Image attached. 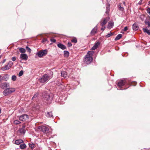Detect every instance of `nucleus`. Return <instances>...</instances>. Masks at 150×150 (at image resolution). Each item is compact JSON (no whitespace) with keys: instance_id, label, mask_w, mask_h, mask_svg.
<instances>
[{"instance_id":"9d476101","label":"nucleus","mask_w":150,"mask_h":150,"mask_svg":"<svg viewBox=\"0 0 150 150\" xmlns=\"http://www.w3.org/2000/svg\"><path fill=\"white\" fill-rule=\"evenodd\" d=\"M9 87V84L7 82L3 83L0 84V87L3 89Z\"/></svg>"},{"instance_id":"2f4dec72","label":"nucleus","mask_w":150,"mask_h":150,"mask_svg":"<svg viewBox=\"0 0 150 150\" xmlns=\"http://www.w3.org/2000/svg\"><path fill=\"white\" fill-rule=\"evenodd\" d=\"M8 75H7L4 76L2 79H4L5 81H7L8 79Z\"/></svg>"},{"instance_id":"6e6552de","label":"nucleus","mask_w":150,"mask_h":150,"mask_svg":"<svg viewBox=\"0 0 150 150\" xmlns=\"http://www.w3.org/2000/svg\"><path fill=\"white\" fill-rule=\"evenodd\" d=\"M19 120L21 121L27 120L29 118V116L26 114H23L20 116H18Z\"/></svg>"},{"instance_id":"20e7f679","label":"nucleus","mask_w":150,"mask_h":150,"mask_svg":"<svg viewBox=\"0 0 150 150\" xmlns=\"http://www.w3.org/2000/svg\"><path fill=\"white\" fill-rule=\"evenodd\" d=\"M48 51L47 49L42 50L38 52L36 54L39 57H42L43 56H45L47 54Z\"/></svg>"},{"instance_id":"e433bc0d","label":"nucleus","mask_w":150,"mask_h":150,"mask_svg":"<svg viewBox=\"0 0 150 150\" xmlns=\"http://www.w3.org/2000/svg\"><path fill=\"white\" fill-rule=\"evenodd\" d=\"M26 49L29 52H30L31 51V50L28 47L26 46L25 47Z\"/></svg>"},{"instance_id":"9b49d317","label":"nucleus","mask_w":150,"mask_h":150,"mask_svg":"<svg viewBox=\"0 0 150 150\" xmlns=\"http://www.w3.org/2000/svg\"><path fill=\"white\" fill-rule=\"evenodd\" d=\"M110 18L109 17H106L104 18L102 22L100 23V25L102 27H104V25L107 23L109 20Z\"/></svg>"},{"instance_id":"423d86ee","label":"nucleus","mask_w":150,"mask_h":150,"mask_svg":"<svg viewBox=\"0 0 150 150\" xmlns=\"http://www.w3.org/2000/svg\"><path fill=\"white\" fill-rule=\"evenodd\" d=\"M13 63L11 61H10L7 64L1 68V69L2 71H5L9 69L13 65Z\"/></svg>"},{"instance_id":"dca6fc26","label":"nucleus","mask_w":150,"mask_h":150,"mask_svg":"<svg viewBox=\"0 0 150 150\" xmlns=\"http://www.w3.org/2000/svg\"><path fill=\"white\" fill-rule=\"evenodd\" d=\"M100 44V43L99 42H97L96 43L95 45L93 46L92 47L91 49L92 50H95L96 49L98 46Z\"/></svg>"},{"instance_id":"473e14b6","label":"nucleus","mask_w":150,"mask_h":150,"mask_svg":"<svg viewBox=\"0 0 150 150\" xmlns=\"http://www.w3.org/2000/svg\"><path fill=\"white\" fill-rule=\"evenodd\" d=\"M16 79V77L15 75H13L12 76L11 79L13 81H15Z\"/></svg>"},{"instance_id":"7c9ffc66","label":"nucleus","mask_w":150,"mask_h":150,"mask_svg":"<svg viewBox=\"0 0 150 150\" xmlns=\"http://www.w3.org/2000/svg\"><path fill=\"white\" fill-rule=\"evenodd\" d=\"M144 22L146 25H148V27H150V22L145 21Z\"/></svg>"},{"instance_id":"cd10ccee","label":"nucleus","mask_w":150,"mask_h":150,"mask_svg":"<svg viewBox=\"0 0 150 150\" xmlns=\"http://www.w3.org/2000/svg\"><path fill=\"white\" fill-rule=\"evenodd\" d=\"M64 52L65 57H68L69 56V53L68 52L66 51H64Z\"/></svg>"},{"instance_id":"39448f33","label":"nucleus","mask_w":150,"mask_h":150,"mask_svg":"<svg viewBox=\"0 0 150 150\" xmlns=\"http://www.w3.org/2000/svg\"><path fill=\"white\" fill-rule=\"evenodd\" d=\"M38 129L44 133L46 134L49 132V129L48 128L44 126H39Z\"/></svg>"},{"instance_id":"c756f323","label":"nucleus","mask_w":150,"mask_h":150,"mask_svg":"<svg viewBox=\"0 0 150 150\" xmlns=\"http://www.w3.org/2000/svg\"><path fill=\"white\" fill-rule=\"evenodd\" d=\"M71 42H74L75 43H76L77 42V40L76 38H73L71 40Z\"/></svg>"},{"instance_id":"c03bdc74","label":"nucleus","mask_w":150,"mask_h":150,"mask_svg":"<svg viewBox=\"0 0 150 150\" xmlns=\"http://www.w3.org/2000/svg\"><path fill=\"white\" fill-rule=\"evenodd\" d=\"M147 12L149 14H150V8H148L147 9Z\"/></svg>"},{"instance_id":"5701e85b","label":"nucleus","mask_w":150,"mask_h":150,"mask_svg":"<svg viewBox=\"0 0 150 150\" xmlns=\"http://www.w3.org/2000/svg\"><path fill=\"white\" fill-rule=\"evenodd\" d=\"M18 49H19V51L21 53H24L26 52L25 49L24 48L21 47L18 48Z\"/></svg>"},{"instance_id":"4468645a","label":"nucleus","mask_w":150,"mask_h":150,"mask_svg":"<svg viewBox=\"0 0 150 150\" xmlns=\"http://www.w3.org/2000/svg\"><path fill=\"white\" fill-rule=\"evenodd\" d=\"M57 46L59 48L63 50L66 49V47L64 45L61 43H59L58 44Z\"/></svg>"},{"instance_id":"f257e3e1","label":"nucleus","mask_w":150,"mask_h":150,"mask_svg":"<svg viewBox=\"0 0 150 150\" xmlns=\"http://www.w3.org/2000/svg\"><path fill=\"white\" fill-rule=\"evenodd\" d=\"M94 53V52L93 51H88L84 57V62L87 64L91 63L93 60L92 56Z\"/></svg>"},{"instance_id":"0eeeda50","label":"nucleus","mask_w":150,"mask_h":150,"mask_svg":"<svg viewBox=\"0 0 150 150\" xmlns=\"http://www.w3.org/2000/svg\"><path fill=\"white\" fill-rule=\"evenodd\" d=\"M43 96L45 100H48L49 101V103L52 100L53 98V97L52 95H50L47 93H45L43 94Z\"/></svg>"},{"instance_id":"6ab92c4d","label":"nucleus","mask_w":150,"mask_h":150,"mask_svg":"<svg viewBox=\"0 0 150 150\" xmlns=\"http://www.w3.org/2000/svg\"><path fill=\"white\" fill-rule=\"evenodd\" d=\"M113 22L110 21L108 23V28L109 29H111L113 27Z\"/></svg>"},{"instance_id":"a878e982","label":"nucleus","mask_w":150,"mask_h":150,"mask_svg":"<svg viewBox=\"0 0 150 150\" xmlns=\"http://www.w3.org/2000/svg\"><path fill=\"white\" fill-rule=\"evenodd\" d=\"M122 36V35L121 34H119L115 38V40H119L120 38H121Z\"/></svg>"},{"instance_id":"393cba45","label":"nucleus","mask_w":150,"mask_h":150,"mask_svg":"<svg viewBox=\"0 0 150 150\" xmlns=\"http://www.w3.org/2000/svg\"><path fill=\"white\" fill-rule=\"evenodd\" d=\"M143 30L144 32L147 33L149 35H150V30H149L147 28H144Z\"/></svg>"},{"instance_id":"7ed1b4c3","label":"nucleus","mask_w":150,"mask_h":150,"mask_svg":"<svg viewBox=\"0 0 150 150\" xmlns=\"http://www.w3.org/2000/svg\"><path fill=\"white\" fill-rule=\"evenodd\" d=\"M15 91V89L13 88H8L5 89L3 91V94L6 96L7 95L14 92Z\"/></svg>"},{"instance_id":"1a4fd4ad","label":"nucleus","mask_w":150,"mask_h":150,"mask_svg":"<svg viewBox=\"0 0 150 150\" xmlns=\"http://www.w3.org/2000/svg\"><path fill=\"white\" fill-rule=\"evenodd\" d=\"M127 84V80H122L119 81L117 84V86L120 88H121L122 86L125 85V84Z\"/></svg>"},{"instance_id":"58836bf2","label":"nucleus","mask_w":150,"mask_h":150,"mask_svg":"<svg viewBox=\"0 0 150 150\" xmlns=\"http://www.w3.org/2000/svg\"><path fill=\"white\" fill-rule=\"evenodd\" d=\"M47 41V39L46 38H44L42 41V42L43 43Z\"/></svg>"},{"instance_id":"49530a36","label":"nucleus","mask_w":150,"mask_h":150,"mask_svg":"<svg viewBox=\"0 0 150 150\" xmlns=\"http://www.w3.org/2000/svg\"><path fill=\"white\" fill-rule=\"evenodd\" d=\"M143 1L142 0H140V1L138 3V4L139 5H141L142 4V2Z\"/></svg>"},{"instance_id":"4c0bfd02","label":"nucleus","mask_w":150,"mask_h":150,"mask_svg":"<svg viewBox=\"0 0 150 150\" xmlns=\"http://www.w3.org/2000/svg\"><path fill=\"white\" fill-rule=\"evenodd\" d=\"M50 41L53 42H55L56 41V40L55 39L53 38H52L50 39Z\"/></svg>"},{"instance_id":"09e8293b","label":"nucleus","mask_w":150,"mask_h":150,"mask_svg":"<svg viewBox=\"0 0 150 150\" xmlns=\"http://www.w3.org/2000/svg\"><path fill=\"white\" fill-rule=\"evenodd\" d=\"M6 61V59H4L3 60V61L2 62V63H4Z\"/></svg>"},{"instance_id":"72a5a7b5","label":"nucleus","mask_w":150,"mask_h":150,"mask_svg":"<svg viewBox=\"0 0 150 150\" xmlns=\"http://www.w3.org/2000/svg\"><path fill=\"white\" fill-rule=\"evenodd\" d=\"M23 74V71L22 70H21L19 72L18 74V76H22Z\"/></svg>"},{"instance_id":"bb28decb","label":"nucleus","mask_w":150,"mask_h":150,"mask_svg":"<svg viewBox=\"0 0 150 150\" xmlns=\"http://www.w3.org/2000/svg\"><path fill=\"white\" fill-rule=\"evenodd\" d=\"M61 76L66 78L67 76V72L65 71H62L61 72Z\"/></svg>"},{"instance_id":"c85d7f7f","label":"nucleus","mask_w":150,"mask_h":150,"mask_svg":"<svg viewBox=\"0 0 150 150\" xmlns=\"http://www.w3.org/2000/svg\"><path fill=\"white\" fill-rule=\"evenodd\" d=\"M13 123L15 125H18L21 123V122L18 120H16L14 121Z\"/></svg>"},{"instance_id":"ddd939ff","label":"nucleus","mask_w":150,"mask_h":150,"mask_svg":"<svg viewBox=\"0 0 150 150\" xmlns=\"http://www.w3.org/2000/svg\"><path fill=\"white\" fill-rule=\"evenodd\" d=\"M25 125H23L22 127L19 129L20 132L21 133L25 134Z\"/></svg>"},{"instance_id":"f03ea898","label":"nucleus","mask_w":150,"mask_h":150,"mask_svg":"<svg viewBox=\"0 0 150 150\" xmlns=\"http://www.w3.org/2000/svg\"><path fill=\"white\" fill-rule=\"evenodd\" d=\"M53 74L52 72H51L50 75L48 74H44L41 78L39 79V80L40 82L42 83L47 82L52 78Z\"/></svg>"},{"instance_id":"f3484780","label":"nucleus","mask_w":150,"mask_h":150,"mask_svg":"<svg viewBox=\"0 0 150 150\" xmlns=\"http://www.w3.org/2000/svg\"><path fill=\"white\" fill-rule=\"evenodd\" d=\"M23 142V141L21 139H17L15 141V144L17 145H19L21 143Z\"/></svg>"},{"instance_id":"3c124183","label":"nucleus","mask_w":150,"mask_h":150,"mask_svg":"<svg viewBox=\"0 0 150 150\" xmlns=\"http://www.w3.org/2000/svg\"><path fill=\"white\" fill-rule=\"evenodd\" d=\"M1 113V109L0 108V114Z\"/></svg>"},{"instance_id":"a18cd8bd","label":"nucleus","mask_w":150,"mask_h":150,"mask_svg":"<svg viewBox=\"0 0 150 150\" xmlns=\"http://www.w3.org/2000/svg\"><path fill=\"white\" fill-rule=\"evenodd\" d=\"M128 29V28L127 26L125 27L124 29V31H127Z\"/></svg>"},{"instance_id":"8fccbe9b","label":"nucleus","mask_w":150,"mask_h":150,"mask_svg":"<svg viewBox=\"0 0 150 150\" xmlns=\"http://www.w3.org/2000/svg\"><path fill=\"white\" fill-rule=\"evenodd\" d=\"M1 75H0V81H1Z\"/></svg>"},{"instance_id":"37998d69","label":"nucleus","mask_w":150,"mask_h":150,"mask_svg":"<svg viewBox=\"0 0 150 150\" xmlns=\"http://www.w3.org/2000/svg\"><path fill=\"white\" fill-rule=\"evenodd\" d=\"M137 84V82L135 81L133 82L132 83V85L133 86H135Z\"/></svg>"},{"instance_id":"f8f14e48","label":"nucleus","mask_w":150,"mask_h":150,"mask_svg":"<svg viewBox=\"0 0 150 150\" xmlns=\"http://www.w3.org/2000/svg\"><path fill=\"white\" fill-rule=\"evenodd\" d=\"M20 58L22 60H26L28 58V56L26 54H21L20 56Z\"/></svg>"},{"instance_id":"aec40b11","label":"nucleus","mask_w":150,"mask_h":150,"mask_svg":"<svg viewBox=\"0 0 150 150\" xmlns=\"http://www.w3.org/2000/svg\"><path fill=\"white\" fill-rule=\"evenodd\" d=\"M133 29L134 30H137L139 29V27L137 25L136 23H134L133 25Z\"/></svg>"},{"instance_id":"603ef678","label":"nucleus","mask_w":150,"mask_h":150,"mask_svg":"<svg viewBox=\"0 0 150 150\" xmlns=\"http://www.w3.org/2000/svg\"><path fill=\"white\" fill-rule=\"evenodd\" d=\"M121 89H121V88H120V90H121Z\"/></svg>"},{"instance_id":"79ce46f5","label":"nucleus","mask_w":150,"mask_h":150,"mask_svg":"<svg viewBox=\"0 0 150 150\" xmlns=\"http://www.w3.org/2000/svg\"><path fill=\"white\" fill-rule=\"evenodd\" d=\"M12 60L13 61H14L16 60V58L15 57H13L12 58Z\"/></svg>"},{"instance_id":"de8ad7c7","label":"nucleus","mask_w":150,"mask_h":150,"mask_svg":"<svg viewBox=\"0 0 150 150\" xmlns=\"http://www.w3.org/2000/svg\"><path fill=\"white\" fill-rule=\"evenodd\" d=\"M102 27L101 28V30H105V26L104 27Z\"/></svg>"},{"instance_id":"4be33fe9","label":"nucleus","mask_w":150,"mask_h":150,"mask_svg":"<svg viewBox=\"0 0 150 150\" xmlns=\"http://www.w3.org/2000/svg\"><path fill=\"white\" fill-rule=\"evenodd\" d=\"M29 147L31 148V149H33L35 147V145L33 143H29Z\"/></svg>"},{"instance_id":"412c9836","label":"nucleus","mask_w":150,"mask_h":150,"mask_svg":"<svg viewBox=\"0 0 150 150\" xmlns=\"http://www.w3.org/2000/svg\"><path fill=\"white\" fill-rule=\"evenodd\" d=\"M110 10V4H108L107 6L106 7V11L105 12L107 14H108V13Z\"/></svg>"},{"instance_id":"a19ab883","label":"nucleus","mask_w":150,"mask_h":150,"mask_svg":"<svg viewBox=\"0 0 150 150\" xmlns=\"http://www.w3.org/2000/svg\"><path fill=\"white\" fill-rule=\"evenodd\" d=\"M72 45L71 43L70 42H69L68 43V46L69 47H70Z\"/></svg>"},{"instance_id":"b1692460","label":"nucleus","mask_w":150,"mask_h":150,"mask_svg":"<svg viewBox=\"0 0 150 150\" xmlns=\"http://www.w3.org/2000/svg\"><path fill=\"white\" fill-rule=\"evenodd\" d=\"M26 147V146L25 144H22L20 145V147L21 149H23L25 148Z\"/></svg>"},{"instance_id":"ea45409f","label":"nucleus","mask_w":150,"mask_h":150,"mask_svg":"<svg viewBox=\"0 0 150 150\" xmlns=\"http://www.w3.org/2000/svg\"><path fill=\"white\" fill-rule=\"evenodd\" d=\"M119 9L121 11H123L124 10V8L120 6L119 7Z\"/></svg>"},{"instance_id":"c9c22d12","label":"nucleus","mask_w":150,"mask_h":150,"mask_svg":"<svg viewBox=\"0 0 150 150\" xmlns=\"http://www.w3.org/2000/svg\"><path fill=\"white\" fill-rule=\"evenodd\" d=\"M39 94L38 93H37L36 94H35L33 97L32 99H33L34 98H36L37 97V96Z\"/></svg>"},{"instance_id":"a211bd4d","label":"nucleus","mask_w":150,"mask_h":150,"mask_svg":"<svg viewBox=\"0 0 150 150\" xmlns=\"http://www.w3.org/2000/svg\"><path fill=\"white\" fill-rule=\"evenodd\" d=\"M46 116L48 117H51L53 116L52 112H47L45 113Z\"/></svg>"},{"instance_id":"f704fd0d","label":"nucleus","mask_w":150,"mask_h":150,"mask_svg":"<svg viewBox=\"0 0 150 150\" xmlns=\"http://www.w3.org/2000/svg\"><path fill=\"white\" fill-rule=\"evenodd\" d=\"M112 35V34L111 33H110L108 34L105 36V37L106 38H108L111 36Z\"/></svg>"},{"instance_id":"2eb2a0df","label":"nucleus","mask_w":150,"mask_h":150,"mask_svg":"<svg viewBox=\"0 0 150 150\" xmlns=\"http://www.w3.org/2000/svg\"><path fill=\"white\" fill-rule=\"evenodd\" d=\"M97 26H96L91 31V35H94L97 33Z\"/></svg>"}]
</instances>
